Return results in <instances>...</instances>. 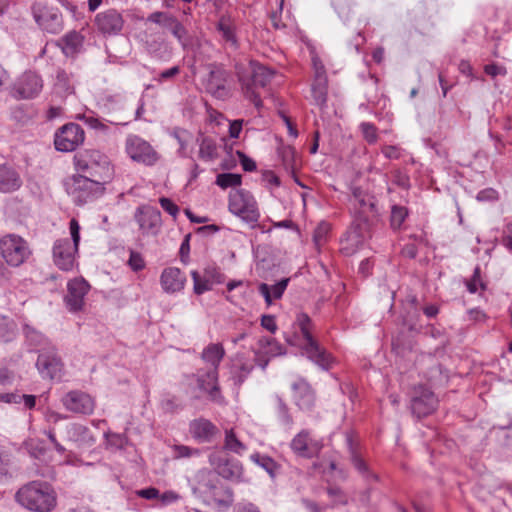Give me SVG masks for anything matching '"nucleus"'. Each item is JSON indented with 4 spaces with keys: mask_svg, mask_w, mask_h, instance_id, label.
<instances>
[{
    "mask_svg": "<svg viewBox=\"0 0 512 512\" xmlns=\"http://www.w3.org/2000/svg\"><path fill=\"white\" fill-rule=\"evenodd\" d=\"M235 71L243 96L260 109L263 106L260 89L267 86L274 72L254 61H250L247 65L237 64Z\"/></svg>",
    "mask_w": 512,
    "mask_h": 512,
    "instance_id": "f257e3e1",
    "label": "nucleus"
},
{
    "mask_svg": "<svg viewBox=\"0 0 512 512\" xmlns=\"http://www.w3.org/2000/svg\"><path fill=\"white\" fill-rule=\"evenodd\" d=\"M15 502L31 512H51L57 505V493L47 482L34 480L22 485Z\"/></svg>",
    "mask_w": 512,
    "mask_h": 512,
    "instance_id": "f03ea898",
    "label": "nucleus"
},
{
    "mask_svg": "<svg viewBox=\"0 0 512 512\" xmlns=\"http://www.w3.org/2000/svg\"><path fill=\"white\" fill-rule=\"evenodd\" d=\"M296 325L305 342L302 347L303 353L321 369L329 370L334 364V358L314 339L312 335L313 322L311 318L306 313H299L296 317Z\"/></svg>",
    "mask_w": 512,
    "mask_h": 512,
    "instance_id": "7ed1b4c3",
    "label": "nucleus"
},
{
    "mask_svg": "<svg viewBox=\"0 0 512 512\" xmlns=\"http://www.w3.org/2000/svg\"><path fill=\"white\" fill-rule=\"evenodd\" d=\"M65 190L76 205L93 202L103 194L100 180L86 175H73L64 182Z\"/></svg>",
    "mask_w": 512,
    "mask_h": 512,
    "instance_id": "20e7f679",
    "label": "nucleus"
},
{
    "mask_svg": "<svg viewBox=\"0 0 512 512\" xmlns=\"http://www.w3.org/2000/svg\"><path fill=\"white\" fill-rule=\"evenodd\" d=\"M30 9L35 23L42 31L53 35L63 31V14L58 7L44 0H34Z\"/></svg>",
    "mask_w": 512,
    "mask_h": 512,
    "instance_id": "39448f33",
    "label": "nucleus"
},
{
    "mask_svg": "<svg viewBox=\"0 0 512 512\" xmlns=\"http://www.w3.org/2000/svg\"><path fill=\"white\" fill-rule=\"evenodd\" d=\"M77 172L92 179L102 180V175L110 170L108 157L98 150H85L74 156Z\"/></svg>",
    "mask_w": 512,
    "mask_h": 512,
    "instance_id": "423d86ee",
    "label": "nucleus"
},
{
    "mask_svg": "<svg viewBox=\"0 0 512 512\" xmlns=\"http://www.w3.org/2000/svg\"><path fill=\"white\" fill-rule=\"evenodd\" d=\"M229 211L250 225L260 218L257 202L254 197L243 189L234 190L229 195Z\"/></svg>",
    "mask_w": 512,
    "mask_h": 512,
    "instance_id": "0eeeda50",
    "label": "nucleus"
},
{
    "mask_svg": "<svg viewBox=\"0 0 512 512\" xmlns=\"http://www.w3.org/2000/svg\"><path fill=\"white\" fill-rule=\"evenodd\" d=\"M0 252L5 262L12 267H19L31 255L27 241L16 234H7L0 239Z\"/></svg>",
    "mask_w": 512,
    "mask_h": 512,
    "instance_id": "6e6552de",
    "label": "nucleus"
},
{
    "mask_svg": "<svg viewBox=\"0 0 512 512\" xmlns=\"http://www.w3.org/2000/svg\"><path fill=\"white\" fill-rule=\"evenodd\" d=\"M209 68V73L204 80L206 92L215 99L227 100L232 95V89L229 84V72L218 65H210Z\"/></svg>",
    "mask_w": 512,
    "mask_h": 512,
    "instance_id": "1a4fd4ad",
    "label": "nucleus"
},
{
    "mask_svg": "<svg viewBox=\"0 0 512 512\" xmlns=\"http://www.w3.org/2000/svg\"><path fill=\"white\" fill-rule=\"evenodd\" d=\"M125 151L133 161L147 166L154 165L159 159L158 153L150 143L135 134L126 137Z\"/></svg>",
    "mask_w": 512,
    "mask_h": 512,
    "instance_id": "9d476101",
    "label": "nucleus"
},
{
    "mask_svg": "<svg viewBox=\"0 0 512 512\" xmlns=\"http://www.w3.org/2000/svg\"><path fill=\"white\" fill-rule=\"evenodd\" d=\"M368 230L369 223L366 218L354 219L350 228L341 239L340 251L346 256L355 254L363 246L368 236Z\"/></svg>",
    "mask_w": 512,
    "mask_h": 512,
    "instance_id": "9b49d317",
    "label": "nucleus"
},
{
    "mask_svg": "<svg viewBox=\"0 0 512 512\" xmlns=\"http://www.w3.org/2000/svg\"><path fill=\"white\" fill-rule=\"evenodd\" d=\"M209 462L218 477L236 483L245 481L243 466L239 460L216 452L210 455Z\"/></svg>",
    "mask_w": 512,
    "mask_h": 512,
    "instance_id": "f8f14e48",
    "label": "nucleus"
},
{
    "mask_svg": "<svg viewBox=\"0 0 512 512\" xmlns=\"http://www.w3.org/2000/svg\"><path fill=\"white\" fill-rule=\"evenodd\" d=\"M125 20L122 13L114 8H109L95 15L94 26L103 37L120 35L124 28Z\"/></svg>",
    "mask_w": 512,
    "mask_h": 512,
    "instance_id": "ddd939ff",
    "label": "nucleus"
},
{
    "mask_svg": "<svg viewBox=\"0 0 512 512\" xmlns=\"http://www.w3.org/2000/svg\"><path fill=\"white\" fill-rule=\"evenodd\" d=\"M85 139L82 127L76 123H68L56 132L54 145L58 151L71 152L80 146Z\"/></svg>",
    "mask_w": 512,
    "mask_h": 512,
    "instance_id": "4468645a",
    "label": "nucleus"
},
{
    "mask_svg": "<svg viewBox=\"0 0 512 512\" xmlns=\"http://www.w3.org/2000/svg\"><path fill=\"white\" fill-rule=\"evenodd\" d=\"M290 448L297 456L313 458L322 450L323 441L321 438L313 435L309 430H301L291 440Z\"/></svg>",
    "mask_w": 512,
    "mask_h": 512,
    "instance_id": "2eb2a0df",
    "label": "nucleus"
},
{
    "mask_svg": "<svg viewBox=\"0 0 512 512\" xmlns=\"http://www.w3.org/2000/svg\"><path fill=\"white\" fill-rule=\"evenodd\" d=\"M102 113L109 118L105 121L112 125H127L129 120H126L124 115L126 110V100L120 95H111L104 97L99 103Z\"/></svg>",
    "mask_w": 512,
    "mask_h": 512,
    "instance_id": "dca6fc26",
    "label": "nucleus"
},
{
    "mask_svg": "<svg viewBox=\"0 0 512 512\" xmlns=\"http://www.w3.org/2000/svg\"><path fill=\"white\" fill-rule=\"evenodd\" d=\"M43 80L35 71H25L14 84V93L20 99H32L40 94Z\"/></svg>",
    "mask_w": 512,
    "mask_h": 512,
    "instance_id": "f3484780",
    "label": "nucleus"
},
{
    "mask_svg": "<svg viewBox=\"0 0 512 512\" xmlns=\"http://www.w3.org/2000/svg\"><path fill=\"white\" fill-rule=\"evenodd\" d=\"M90 290L89 283L84 278H74L67 283V294L64 301L70 312H79L83 309L85 296Z\"/></svg>",
    "mask_w": 512,
    "mask_h": 512,
    "instance_id": "a211bd4d",
    "label": "nucleus"
},
{
    "mask_svg": "<svg viewBox=\"0 0 512 512\" xmlns=\"http://www.w3.org/2000/svg\"><path fill=\"white\" fill-rule=\"evenodd\" d=\"M52 252L54 264L62 271H71L77 264L78 250L75 245H70L68 238L56 240Z\"/></svg>",
    "mask_w": 512,
    "mask_h": 512,
    "instance_id": "6ab92c4d",
    "label": "nucleus"
},
{
    "mask_svg": "<svg viewBox=\"0 0 512 512\" xmlns=\"http://www.w3.org/2000/svg\"><path fill=\"white\" fill-rule=\"evenodd\" d=\"M438 400L434 393L424 386L414 389L411 399V411L417 418L425 417L433 413L437 407Z\"/></svg>",
    "mask_w": 512,
    "mask_h": 512,
    "instance_id": "aec40b11",
    "label": "nucleus"
},
{
    "mask_svg": "<svg viewBox=\"0 0 512 512\" xmlns=\"http://www.w3.org/2000/svg\"><path fill=\"white\" fill-rule=\"evenodd\" d=\"M61 401L66 410L82 415L92 414L96 405L94 398L79 390L66 393Z\"/></svg>",
    "mask_w": 512,
    "mask_h": 512,
    "instance_id": "412c9836",
    "label": "nucleus"
},
{
    "mask_svg": "<svg viewBox=\"0 0 512 512\" xmlns=\"http://www.w3.org/2000/svg\"><path fill=\"white\" fill-rule=\"evenodd\" d=\"M218 376V370L215 368H210L207 371L199 370L196 374V381L198 388L205 392L211 401L222 404L224 397L220 391Z\"/></svg>",
    "mask_w": 512,
    "mask_h": 512,
    "instance_id": "4be33fe9",
    "label": "nucleus"
},
{
    "mask_svg": "<svg viewBox=\"0 0 512 512\" xmlns=\"http://www.w3.org/2000/svg\"><path fill=\"white\" fill-rule=\"evenodd\" d=\"M134 218L142 234L146 235L157 234L162 223L160 211L148 205L138 207L135 211Z\"/></svg>",
    "mask_w": 512,
    "mask_h": 512,
    "instance_id": "5701e85b",
    "label": "nucleus"
},
{
    "mask_svg": "<svg viewBox=\"0 0 512 512\" xmlns=\"http://www.w3.org/2000/svg\"><path fill=\"white\" fill-rule=\"evenodd\" d=\"M36 367L43 378L54 379L59 376L62 363L53 346H49L47 350L43 349L38 355Z\"/></svg>",
    "mask_w": 512,
    "mask_h": 512,
    "instance_id": "b1692460",
    "label": "nucleus"
},
{
    "mask_svg": "<svg viewBox=\"0 0 512 512\" xmlns=\"http://www.w3.org/2000/svg\"><path fill=\"white\" fill-rule=\"evenodd\" d=\"M218 480L219 477L215 472L207 469L199 470L191 484L193 494L206 503Z\"/></svg>",
    "mask_w": 512,
    "mask_h": 512,
    "instance_id": "393cba45",
    "label": "nucleus"
},
{
    "mask_svg": "<svg viewBox=\"0 0 512 512\" xmlns=\"http://www.w3.org/2000/svg\"><path fill=\"white\" fill-rule=\"evenodd\" d=\"M254 370V363L243 354L235 355L229 367V381L239 389Z\"/></svg>",
    "mask_w": 512,
    "mask_h": 512,
    "instance_id": "a878e982",
    "label": "nucleus"
},
{
    "mask_svg": "<svg viewBox=\"0 0 512 512\" xmlns=\"http://www.w3.org/2000/svg\"><path fill=\"white\" fill-rule=\"evenodd\" d=\"M350 205L355 213L354 219H359L362 217L368 220L367 214L373 212L375 207L373 196H371L360 187L352 188Z\"/></svg>",
    "mask_w": 512,
    "mask_h": 512,
    "instance_id": "bb28decb",
    "label": "nucleus"
},
{
    "mask_svg": "<svg viewBox=\"0 0 512 512\" xmlns=\"http://www.w3.org/2000/svg\"><path fill=\"white\" fill-rule=\"evenodd\" d=\"M292 390L294 402L301 410L310 411L314 407L315 392L306 380L299 379L294 382Z\"/></svg>",
    "mask_w": 512,
    "mask_h": 512,
    "instance_id": "cd10ccee",
    "label": "nucleus"
},
{
    "mask_svg": "<svg viewBox=\"0 0 512 512\" xmlns=\"http://www.w3.org/2000/svg\"><path fill=\"white\" fill-rule=\"evenodd\" d=\"M186 276L177 267H167L160 275V284L164 292L174 294L184 289Z\"/></svg>",
    "mask_w": 512,
    "mask_h": 512,
    "instance_id": "c85d7f7f",
    "label": "nucleus"
},
{
    "mask_svg": "<svg viewBox=\"0 0 512 512\" xmlns=\"http://www.w3.org/2000/svg\"><path fill=\"white\" fill-rule=\"evenodd\" d=\"M233 501L232 489L224 485L219 479L215 488L211 491V497L208 498L206 504L213 505L218 509H226L232 505Z\"/></svg>",
    "mask_w": 512,
    "mask_h": 512,
    "instance_id": "c756f323",
    "label": "nucleus"
},
{
    "mask_svg": "<svg viewBox=\"0 0 512 512\" xmlns=\"http://www.w3.org/2000/svg\"><path fill=\"white\" fill-rule=\"evenodd\" d=\"M66 434L68 440L76 443L79 447H90L96 439L91 434L88 427L82 424H70L66 427Z\"/></svg>",
    "mask_w": 512,
    "mask_h": 512,
    "instance_id": "7c9ffc66",
    "label": "nucleus"
},
{
    "mask_svg": "<svg viewBox=\"0 0 512 512\" xmlns=\"http://www.w3.org/2000/svg\"><path fill=\"white\" fill-rule=\"evenodd\" d=\"M216 31L221 37V40L233 48L238 47V39L236 35V24L229 15H222L217 24Z\"/></svg>",
    "mask_w": 512,
    "mask_h": 512,
    "instance_id": "2f4dec72",
    "label": "nucleus"
},
{
    "mask_svg": "<svg viewBox=\"0 0 512 512\" xmlns=\"http://www.w3.org/2000/svg\"><path fill=\"white\" fill-rule=\"evenodd\" d=\"M22 186L19 173L8 165H0V192L12 193Z\"/></svg>",
    "mask_w": 512,
    "mask_h": 512,
    "instance_id": "473e14b6",
    "label": "nucleus"
},
{
    "mask_svg": "<svg viewBox=\"0 0 512 512\" xmlns=\"http://www.w3.org/2000/svg\"><path fill=\"white\" fill-rule=\"evenodd\" d=\"M84 40L80 32L72 30L59 39L58 46L66 56H74L82 50Z\"/></svg>",
    "mask_w": 512,
    "mask_h": 512,
    "instance_id": "72a5a7b5",
    "label": "nucleus"
},
{
    "mask_svg": "<svg viewBox=\"0 0 512 512\" xmlns=\"http://www.w3.org/2000/svg\"><path fill=\"white\" fill-rule=\"evenodd\" d=\"M289 283L288 278H283L275 284L261 283L258 286L259 293L263 296L267 306H271L275 300L281 299Z\"/></svg>",
    "mask_w": 512,
    "mask_h": 512,
    "instance_id": "f704fd0d",
    "label": "nucleus"
},
{
    "mask_svg": "<svg viewBox=\"0 0 512 512\" xmlns=\"http://www.w3.org/2000/svg\"><path fill=\"white\" fill-rule=\"evenodd\" d=\"M199 146L198 157L204 162H212L218 158V146L214 138L199 133L196 138Z\"/></svg>",
    "mask_w": 512,
    "mask_h": 512,
    "instance_id": "c9c22d12",
    "label": "nucleus"
},
{
    "mask_svg": "<svg viewBox=\"0 0 512 512\" xmlns=\"http://www.w3.org/2000/svg\"><path fill=\"white\" fill-rule=\"evenodd\" d=\"M192 436L200 442L210 441L217 432L216 426L207 419H196L190 424Z\"/></svg>",
    "mask_w": 512,
    "mask_h": 512,
    "instance_id": "e433bc0d",
    "label": "nucleus"
},
{
    "mask_svg": "<svg viewBox=\"0 0 512 512\" xmlns=\"http://www.w3.org/2000/svg\"><path fill=\"white\" fill-rule=\"evenodd\" d=\"M54 93L61 98L74 94L75 81L73 75L64 70H58L54 83Z\"/></svg>",
    "mask_w": 512,
    "mask_h": 512,
    "instance_id": "4c0bfd02",
    "label": "nucleus"
},
{
    "mask_svg": "<svg viewBox=\"0 0 512 512\" xmlns=\"http://www.w3.org/2000/svg\"><path fill=\"white\" fill-rule=\"evenodd\" d=\"M225 356V349L220 343H210L206 346L202 353L201 358L204 362L211 365V368L219 369L220 363Z\"/></svg>",
    "mask_w": 512,
    "mask_h": 512,
    "instance_id": "58836bf2",
    "label": "nucleus"
},
{
    "mask_svg": "<svg viewBox=\"0 0 512 512\" xmlns=\"http://www.w3.org/2000/svg\"><path fill=\"white\" fill-rule=\"evenodd\" d=\"M250 460L265 470L272 479H275L280 473L281 465L266 454L255 452L250 455Z\"/></svg>",
    "mask_w": 512,
    "mask_h": 512,
    "instance_id": "ea45409f",
    "label": "nucleus"
},
{
    "mask_svg": "<svg viewBox=\"0 0 512 512\" xmlns=\"http://www.w3.org/2000/svg\"><path fill=\"white\" fill-rule=\"evenodd\" d=\"M328 95V79L320 78L319 80H313L311 84V98L312 103L322 108L327 103Z\"/></svg>",
    "mask_w": 512,
    "mask_h": 512,
    "instance_id": "a19ab883",
    "label": "nucleus"
},
{
    "mask_svg": "<svg viewBox=\"0 0 512 512\" xmlns=\"http://www.w3.org/2000/svg\"><path fill=\"white\" fill-rule=\"evenodd\" d=\"M346 444L350 453L351 462L353 463L355 469L363 476L368 477L370 475L368 465L357 452L351 432L346 433Z\"/></svg>",
    "mask_w": 512,
    "mask_h": 512,
    "instance_id": "79ce46f5",
    "label": "nucleus"
},
{
    "mask_svg": "<svg viewBox=\"0 0 512 512\" xmlns=\"http://www.w3.org/2000/svg\"><path fill=\"white\" fill-rule=\"evenodd\" d=\"M223 447L224 449L237 455H243L247 450L246 445L237 438L233 429L226 430Z\"/></svg>",
    "mask_w": 512,
    "mask_h": 512,
    "instance_id": "37998d69",
    "label": "nucleus"
},
{
    "mask_svg": "<svg viewBox=\"0 0 512 512\" xmlns=\"http://www.w3.org/2000/svg\"><path fill=\"white\" fill-rule=\"evenodd\" d=\"M275 403L276 413L280 423L284 426L291 427L293 424V418L289 412L287 404L280 396L275 397Z\"/></svg>",
    "mask_w": 512,
    "mask_h": 512,
    "instance_id": "c03bdc74",
    "label": "nucleus"
},
{
    "mask_svg": "<svg viewBox=\"0 0 512 512\" xmlns=\"http://www.w3.org/2000/svg\"><path fill=\"white\" fill-rule=\"evenodd\" d=\"M242 178L240 174L235 173H221L216 177V184L223 188L237 187L241 184Z\"/></svg>",
    "mask_w": 512,
    "mask_h": 512,
    "instance_id": "a18cd8bd",
    "label": "nucleus"
},
{
    "mask_svg": "<svg viewBox=\"0 0 512 512\" xmlns=\"http://www.w3.org/2000/svg\"><path fill=\"white\" fill-rule=\"evenodd\" d=\"M191 277L193 279V290L195 294L201 295L212 289L207 276L201 277L197 271H192Z\"/></svg>",
    "mask_w": 512,
    "mask_h": 512,
    "instance_id": "49530a36",
    "label": "nucleus"
},
{
    "mask_svg": "<svg viewBox=\"0 0 512 512\" xmlns=\"http://www.w3.org/2000/svg\"><path fill=\"white\" fill-rule=\"evenodd\" d=\"M78 119L81 120L85 125H87L91 129L100 130L103 132L108 131V125L101 121L98 117H96L93 112L79 115Z\"/></svg>",
    "mask_w": 512,
    "mask_h": 512,
    "instance_id": "de8ad7c7",
    "label": "nucleus"
},
{
    "mask_svg": "<svg viewBox=\"0 0 512 512\" xmlns=\"http://www.w3.org/2000/svg\"><path fill=\"white\" fill-rule=\"evenodd\" d=\"M172 35L179 41L183 48L187 46V30L186 28L174 17L173 22L168 26Z\"/></svg>",
    "mask_w": 512,
    "mask_h": 512,
    "instance_id": "09e8293b",
    "label": "nucleus"
},
{
    "mask_svg": "<svg viewBox=\"0 0 512 512\" xmlns=\"http://www.w3.org/2000/svg\"><path fill=\"white\" fill-rule=\"evenodd\" d=\"M408 216L407 208L399 205L392 206L391 209V226L394 229H399L406 217Z\"/></svg>",
    "mask_w": 512,
    "mask_h": 512,
    "instance_id": "8fccbe9b",
    "label": "nucleus"
},
{
    "mask_svg": "<svg viewBox=\"0 0 512 512\" xmlns=\"http://www.w3.org/2000/svg\"><path fill=\"white\" fill-rule=\"evenodd\" d=\"M173 16L172 15H169L167 13H164V12H153L151 13L147 20L149 22H153L155 24H160V25H163L165 27L168 28L169 24L171 22H173Z\"/></svg>",
    "mask_w": 512,
    "mask_h": 512,
    "instance_id": "3c124183",
    "label": "nucleus"
},
{
    "mask_svg": "<svg viewBox=\"0 0 512 512\" xmlns=\"http://www.w3.org/2000/svg\"><path fill=\"white\" fill-rule=\"evenodd\" d=\"M26 337L30 344L34 347L46 345L48 343L43 334L31 328L26 329Z\"/></svg>",
    "mask_w": 512,
    "mask_h": 512,
    "instance_id": "603ef678",
    "label": "nucleus"
},
{
    "mask_svg": "<svg viewBox=\"0 0 512 512\" xmlns=\"http://www.w3.org/2000/svg\"><path fill=\"white\" fill-rule=\"evenodd\" d=\"M360 127L363 137L368 143L373 144L377 141V130L373 124L364 122Z\"/></svg>",
    "mask_w": 512,
    "mask_h": 512,
    "instance_id": "864d4df0",
    "label": "nucleus"
},
{
    "mask_svg": "<svg viewBox=\"0 0 512 512\" xmlns=\"http://www.w3.org/2000/svg\"><path fill=\"white\" fill-rule=\"evenodd\" d=\"M69 230L71 235L70 245H75V249L78 250L80 242V225L79 222L72 218L69 222Z\"/></svg>",
    "mask_w": 512,
    "mask_h": 512,
    "instance_id": "5fc2aeb1",
    "label": "nucleus"
},
{
    "mask_svg": "<svg viewBox=\"0 0 512 512\" xmlns=\"http://www.w3.org/2000/svg\"><path fill=\"white\" fill-rule=\"evenodd\" d=\"M128 265L133 271L137 272L145 268V261L140 253L131 251Z\"/></svg>",
    "mask_w": 512,
    "mask_h": 512,
    "instance_id": "6e6d98bb",
    "label": "nucleus"
},
{
    "mask_svg": "<svg viewBox=\"0 0 512 512\" xmlns=\"http://www.w3.org/2000/svg\"><path fill=\"white\" fill-rule=\"evenodd\" d=\"M159 203L165 212L171 215L174 219L177 218L179 214V207L171 199L161 197L159 199Z\"/></svg>",
    "mask_w": 512,
    "mask_h": 512,
    "instance_id": "4d7b16f0",
    "label": "nucleus"
},
{
    "mask_svg": "<svg viewBox=\"0 0 512 512\" xmlns=\"http://www.w3.org/2000/svg\"><path fill=\"white\" fill-rule=\"evenodd\" d=\"M236 155L238 156L240 164L244 171L253 172L256 170L257 166L255 161L248 157L244 152L237 150Z\"/></svg>",
    "mask_w": 512,
    "mask_h": 512,
    "instance_id": "13d9d810",
    "label": "nucleus"
},
{
    "mask_svg": "<svg viewBox=\"0 0 512 512\" xmlns=\"http://www.w3.org/2000/svg\"><path fill=\"white\" fill-rule=\"evenodd\" d=\"M160 406L164 412L173 413L178 409L179 404L176 397L167 396L161 400Z\"/></svg>",
    "mask_w": 512,
    "mask_h": 512,
    "instance_id": "bf43d9fd",
    "label": "nucleus"
},
{
    "mask_svg": "<svg viewBox=\"0 0 512 512\" xmlns=\"http://www.w3.org/2000/svg\"><path fill=\"white\" fill-rule=\"evenodd\" d=\"M329 230H330V226L326 222H321L317 226V228L314 231V235H313V238H314V241L316 242V244H320L322 241L325 240Z\"/></svg>",
    "mask_w": 512,
    "mask_h": 512,
    "instance_id": "052dcab7",
    "label": "nucleus"
},
{
    "mask_svg": "<svg viewBox=\"0 0 512 512\" xmlns=\"http://www.w3.org/2000/svg\"><path fill=\"white\" fill-rule=\"evenodd\" d=\"M174 452L177 458H186L193 455H199L198 449H193L185 445H175Z\"/></svg>",
    "mask_w": 512,
    "mask_h": 512,
    "instance_id": "680f3d73",
    "label": "nucleus"
},
{
    "mask_svg": "<svg viewBox=\"0 0 512 512\" xmlns=\"http://www.w3.org/2000/svg\"><path fill=\"white\" fill-rule=\"evenodd\" d=\"M312 64H313V70H314V79L313 80H319L320 78H327L325 66L318 57H313Z\"/></svg>",
    "mask_w": 512,
    "mask_h": 512,
    "instance_id": "e2e57ef3",
    "label": "nucleus"
},
{
    "mask_svg": "<svg viewBox=\"0 0 512 512\" xmlns=\"http://www.w3.org/2000/svg\"><path fill=\"white\" fill-rule=\"evenodd\" d=\"M393 183L401 188L408 189L410 186V179L407 174L397 170L393 173Z\"/></svg>",
    "mask_w": 512,
    "mask_h": 512,
    "instance_id": "0e129e2a",
    "label": "nucleus"
},
{
    "mask_svg": "<svg viewBox=\"0 0 512 512\" xmlns=\"http://www.w3.org/2000/svg\"><path fill=\"white\" fill-rule=\"evenodd\" d=\"M15 380L14 371L7 367H0V385L7 386L11 385Z\"/></svg>",
    "mask_w": 512,
    "mask_h": 512,
    "instance_id": "69168bd1",
    "label": "nucleus"
},
{
    "mask_svg": "<svg viewBox=\"0 0 512 512\" xmlns=\"http://www.w3.org/2000/svg\"><path fill=\"white\" fill-rule=\"evenodd\" d=\"M484 71L486 74L490 75L491 77L496 76H505L507 74V70L504 66L498 65V64H488L484 67Z\"/></svg>",
    "mask_w": 512,
    "mask_h": 512,
    "instance_id": "338daca9",
    "label": "nucleus"
},
{
    "mask_svg": "<svg viewBox=\"0 0 512 512\" xmlns=\"http://www.w3.org/2000/svg\"><path fill=\"white\" fill-rule=\"evenodd\" d=\"M327 493L334 499L335 504H347V498L340 488L331 487L327 490Z\"/></svg>",
    "mask_w": 512,
    "mask_h": 512,
    "instance_id": "774afa93",
    "label": "nucleus"
}]
</instances>
